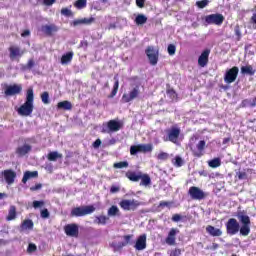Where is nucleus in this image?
<instances>
[{
    "label": "nucleus",
    "instance_id": "4",
    "mask_svg": "<svg viewBox=\"0 0 256 256\" xmlns=\"http://www.w3.org/2000/svg\"><path fill=\"white\" fill-rule=\"evenodd\" d=\"M95 209L96 208L93 205L76 207L71 210V216L85 217V215H91V213H95Z\"/></svg>",
    "mask_w": 256,
    "mask_h": 256
},
{
    "label": "nucleus",
    "instance_id": "30",
    "mask_svg": "<svg viewBox=\"0 0 256 256\" xmlns=\"http://www.w3.org/2000/svg\"><path fill=\"white\" fill-rule=\"evenodd\" d=\"M241 73H242V75L253 76V75H255V69H253V66H251V65L242 66Z\"/></svg>",
    "mask_w": 256,
    "mask_h": 256
},
{
    "label": "nucleus",
    "instance_id": "9",
    "mask_svg": "<svg viewBox=\"0 0 256 256\" xmlns=\"http://www.w3.org/2000/svg\"><path fill=\"white\" fill-rule=\"evenodd\" d=\"M240 225L235 218H230L226 223V231L228 235H237L239 233Z\"/></svg>",
    "mask_w": 256,
    "mask_h": 256
},
{
    "label": "nucleus",
    "instance_id": "58",
    "mask_svg": "<svg viewBox=\"0 0 256 256\" xmlns=\"http://www.w3.org/2000/svg\"><path fill=\"white\" fill-rule=\"evenodd\" d=\"M172 221H174V223H179V221H181V215L175 214V215L172 217Z\"/></svg>",
    "mask_w": 256,
    "mask_h": 256
},
{
    "label": "nucleus",
    "instance_id": "40",
    "mask_svg": "<svg viewBox=\"0 0 256 256\" xmlns=\"http://www.w3.org/2000/svg\"><path fill=\"white\" fill-rule=\"evenodd\" d=\"M113 167L114 169H125L129 167V162L122 161V162L114 163Z\"/></svg>",
    "mask_w": 256,
    "mask_h": 256
},
{
    "label": "nucleus",
    "instance_id": "5",
    "mask_svg": "<svg viewBox=\"0 0 256 256\" xmlns=\"http://www.w3.org/2000/svg\"><path fill=\"white\" fill-rule=\"evenodd\" d=\"M166 137H164V141H170L177 145L179 142V136L181 135V129L179 127L173 126L172 128L166 131Z\"/></svg>",
    "mask_w": 256,
    "mask_h": 256
},
{
    "label": "nucleus",
    "instance_id": "10",
    "mask_svg": "<svg viewBox=\"0 0 256 256\" xmlns=\"http://www.w3.org/2000/svg\"><path fill=\"white\" fill-rule=\"evenodd\" d=\"M225 17L223 14H210L205 17V22L208 25H223Z\"/></svg>",
    "mask_w": 256,
    "mask_h": 256
},
{
    "label": "nucleus",
    "instance_id": "53",
    "mask_svg": "<svg viewBox=\"0 0 256 256\" xmlns=\"http://www.w3.org/2000/svg\"><path fill=\"white\" fill-rule=\"evenodd\" d=\"M71 25H73V27H79V25H83V19H76L71 23Z\"/></svg>",
    "mask_w": 256,
    "mask_h": 256
},
{
    "label": "nucleus",
    "instance_id": "16",
    "mask_svg": "<svg viewBox=\"0 0 256 256\" xmlns=\"http://www.w3.org/2000/svg\"><path fill=\"white\" fill-rule=\"evenodd\" d=\"M64 231L68 237H77L79 235V226L77 224H67Z\"/></svg>",
    "mask_w": 256,
    "mask_h": 256
},
{
    "label": "nucleus",
    "instance_id": "39",
    "mask_svg": "<svg viewBox=\"0 0 256 256\" xmlns=\"http://www.w3.org/2000/svg\"><path fill=\"white\" fill-rule=\"evenodd\" d=\"M141 185H144L145 187H147V185H151V177H149V175L147 174H141Z\"/></svg>",
    "mask_w": 256,
    "mask_h": 256
},
{
    "label": "nucleus",
    "instance_id": "1",
    "mask_svg": "<svg viewBox=\"0 0 256 256\" xmlns=\"http://www.w3.org/2000/svg\"><path fill=\"white\" fill-rule=\"evenodd\" d=\"M35 100V96L33 93V87L28 88L26 93V101L23 105H21L17 113L22 117H29L33 113L34 105L33 101Z\"/></svg>",
    "mask_w": 256,
    "mask_h": 256
},
{
    "label": "nucleus",
    "instance_id": "7",
    "mask_svg": "<svg viewBox=\"0 0 256 256\" xmlns=\"http://www.w3.org/2000/svg\"><path fill=\"white\" fill-rule=\"evenodd\" d=\"M238 75H239V67L234 66L226 70L224 74V83H227V85H231V83H235V81H237Z\"/></svg>",
    "mask_w": 256,
    "mask_h": 256
},
{
    "label": "nucleus",
    "instance_id": "49",
    "mask_svg": "<svg viewBox=\"0 0 256 256\" xmlns=\"http://www.w3.org/2000/svg\"><path fill=\"white\" fill-rule=\"evenodd\" d=\"M93 21H95V18H93V17H91V18H82L83 25H91V23H93Z\"/></svg>",
    "mask_w": 256,
    "mask_h": 256
},
{
    "label": "nucleus",
    "instance_id": "47",
    "mask_svg": "<svg viewBox=\"0 0 256 256\" xmlns=\"http://www.w3.org/2000/svg\"><path fill=\"white\" fill-rule=\"evenodd\" d=\"M37 251V245L30 243L27 248V253H35Z\"/></svg>",
    "mask_w": 256,
    "mask_h": 256
},
{
    "label": "nucleus",
    "instance_id": "6",
    "mask_svg": "<svg viewBox=\"0 0 256 256\" xmlns=\"http://www.w3.org/2000/svg\"><path fill=\"white\" fill-rule=\"evenodd\" d=\"M141 205V202L135 199H124L119 202V206L124 211H135Z\"/></svg>",
    "mask_w": 256,
    "mask_h": 256
},
{
    "label": "nucleus",
    "instance_id": "18",
    "mask_svg": "<svg viewBox=\"0 0 256 256\" xmlns=\"http://www.w3.org/2000/svg\"><path fill=\"white\" fill-rule=\"evenodd\" d=\"M41 31L44 33V35L51 37L53 33H57V31H59V27L55 24H46L41 26Z\"/></svg>",
    "mask_w": 256,
    "mask_h": 256
},
{
    "label": "nucleus",
    "instance_id": "54",
    "mask_svg": "<svg viewBox=\"0 0 256 256\" xmlns=\"http://www.w3.org/2000/svg\"><path fill=\"white\" fill-rule=\"evenodd\" d=\"M237 177L240 180L247 179V173L246 172H237Z\"/></svg>",
    "mask_w": 256,
    "mask_h": 256
},
{
    "label": "nucleus",
    "instance_id": "38",
    "mask_svg": "<svg viewBox=\"0 0 256 256\" xmlns=\"http://www.w3.org/2000/svg\"><path fill=\"white\" fill-rule=\"evenodd\" d=\"M135 23H136V25H145V23H147V16H145L143 14H139L135 18Z\"/></svg>",
    "mask_w": 256,
    "mask_h": 256
},
{
    "label": "nucleus",
    "instance_id": "46",
    "mask_svg": "<svg viewBox=\"0 0 256 256\" xmlns=\"http://www.w3.org/2000/svg\"><path fill=\"white\" fill-rule=\"evenodd\" d=\"M61 15H64V17H73V12L68 8H63L61 10Z\"/></svg>",
    "mask_w": 256,
    "mask_h": 256
},
{
    "label": "nucleus",
    "instance_id": "48",
    "mask_svg": "<svg viewBox=\"0 0 256 256\" xmlns=\"http://www.w3.org/2000/svg\"><path fill=\"white\" fill-rule=\"evenodd\" d=\"M43 205H45L44 201H37V200H35L33 202L34 209H39V208L43 207Z\"/></svg>",
    "mask_w": 256,
    "mask_h": 256
},
{
    "label": "nucleus",
    "instance_id": "56",
    "mask_svg": "<svg viewBox=\"0 0 256 256\" xmlns=\"http://www.w3.org/2000/svg\"><path fill=\"white\" fill-rule=\"evenodd\" d=\"M34 66H35V62L33 61V59H30L27 65L25 66V69H33Z\"/></svg>",
    "mask_w": 256,
    "mask_h": 256
},
{
    "label": "nucleus",
    "instance_id": "51",
    "mask_svg": "<svg viewBox=\"0 0 256 256\" xmlns=\"http://www.w3.org/2000/svg\"><path fill=\"white\" fill-rule=\"evenodd\" d=\"M170 256H181V249L175 248V249L171 250Z\"/></svg>",
    "mask_w": 256,
    "mask_h": 256
},
{
    "label": "nucleus",
    "instance_id": "61",
    "mask_svg": "<svg viewBox=\"0 0 256 256\" xmlns=\"http://www.w3.org/2000/svg\"><path fill=\"white\" fill-rule=\"evenodd\" d=\"M171 205V202L162 201L159 204V207H169Z\"/></svg>",
    "mask_w": 256,
    "mask_h": 256
},
{
    "label": "nucleus",
    "instance_id": "3",
    "mask_svg": "<svg viewBox=\"0 0 256 256\" xmlns=\"http://www.w3.org/2000/svg\"><path fill=\"white\" fill-rule=\"evenodd\" d=\"M123 129V121L120 120H110L102 125V133H117Z\"/></svg>",
    "mask_w": 256,
    "mask_h": 256
},
{
    "label": "nucleus",
    "instance_id": "11",
    "mask_svg": "<svg viewBox=\"0 0 256 256\" xmlns=\"http://www.w3.org/2000/svg\"><path fill=\"white\" fill-rule=\"evenodd\" d=\"M153 151V146L151 144H141L138 146L130 147V155H137L138 153H149Z\"/></svg>",
    "mask_w": 256,
    "mask_h": 256
},
{
    "label": "nucleus",
    "instance_id": "64",
    "mask_svg": "<svg viewBox=\"0 0 256 256\" xmlns=\"http://www.w3.org/2000/svg\"><path fill=\"white\" fill-rule=\"evenodd\" d=\"M108 29H109V31H111V29H117V24H115V23L109 24Z\"/></svg>",
    "mask_w": 256,
    "mask_h": 256
},
{
    "label": "nucleus",
    "instance_id": "20",
    "mask_svg": "<svg viewBox=\"0 0 256 256\" xmlns=\"http://www.w3.org/2000/svg\"><path fill=\"white\" fill-rule=\"evenodd\" d=\"M210 53H211V50L209 49H206L201 53V55L198 58V65L200 67H206V65L209 63Z\"/></svg>",
    "mask_w": 256,
    "mask_h": 256
},
{
    "label": "nucleus",
    "instance_id": "63",
    "mask_svg": "<svg viewBox=\"0 0 256 256\" xmlns=\"http://www.w3.org/2000/svg\"><path fill=\"white\" fill-rule=\"evenodd\" d=\"M22 37H29V35H31V31L29 30H25L24 32H22Z\"/></svg>",
    "mask_w": 256,
    "mask_h": 256
},
{
    "label": "nucleus",
    "instance_id": "25",
    "mask_svg": "<svg viewBox=\"0 0 256 256\" xmlns=\"http://www.w3.org/2000/svg\"><path fill=\"white\" fill-rule=\"evenodd\" d=\"M107 215L108 217H121V210H119V207L113 205L108 209Z\"/></svg>",
    "mask_w": 256,
    "mask_h": 256
},
{
    "label": "nucleus",
    "instance_id": "15",
    "mask_svg": "<svg viewBox=\"0 0 256 256\" xmlns=\"http://www.w3.org/2000/svg\"><path fill=\"white\" fill-rule=\"evenodd\" d=\"M136 251H143L147 249V234H142L138 237L135 243Z\"/></svg>",
    "mask_w": 256,
    "mask_h": 256
},
{
    "label": "nucleus",
    "instance_id": "26",
    "mask_svg": "<svg viewBox=\"0 0 256 256\" xmlns=\"http://www.w3.org/2000/svg\"><path fill=\"white\" fill-rule=\"evenodd\" d=\"M206 142L204 140H201L196 145L197 151L194 152L195 157H202L203 151L205 150Z\"/></svg>",
    "mask_w": 256,
    "mask_h": 256
},
{
    "label": "nucleus",
    "instance_id": "33",
    "mask_svg": "<svg viewBox=\"0 0 256 256\" xmlns=\"http://www.w3.org/2000/svg\"><path fill=\"white\" fill-rule=\"evenodd\" d=\"M47 159L48 161H57V159H63V154L53 151L48 154Z\"/></svg>",
    "mask_w": 256,
    "mask_h": 256
},
{
    "label": "nucleus",
    "instance_id": "35",
    "mask_svg": "<svg viewBox=\"0 0 256 256\" xmlns=\"http://www.w3.org/2000/svg\"><path fill=\"white\" fill-rule=\"evenodd\" d=\"M22 231H31L33 229V220H24L21 224Z\"/></svg>",
    "mask_w": 256,
    "mask_h": 256
},
{
    "label": "nucleus",
    "instance_id": "57",
    "mask_svg": "<svg viewBox=\"0 0 256 256\" xmlns=\"http://www.w3.org/2000/svg\"><path fill=\"white\" fill-rule=\"evenodd\" d=\"M120 189L119 186H111L110 193H119Z\"/></svg>",
    "mask_w": 256,
    "mask_h": 256
},
{
    "label": "nucleus",
    "instance_id": "44",
    "mask_svg": "<svg viewBox=\"0 0 256 256\" xmlns=\"http://www.w3.org/2000/svg\"><path fill=\"white\" fill-rule=\"evenodd\" d=\"M175 167H183V158L181 156H176L174 159Z\"/></svg>",
    "mask_w": 256,
    "mask_h": 256
},
{
    "label": "nucleus",
    "instance_id": "41",
    "mask_svg": "<svg viewBox=\"0 0 256 256\" xmlns=\"http://www.w3.org/2000/svg\"><path fill=\"white\" fill-rule=\"evenodd\" d=\"M156 159H158V161H167V159H169V153H167V152H160L156 156Z\"/></svg>",
    "mask_w": 256,
    "mask_h": 256
},
{
    "label": "nucleus",
    "instance_id": "17",
    "mask_svg": "<svg viewBox=\"0 0 256 256\" xmlns=\"http://www.w3.org/2000/svg\"><path fill=\"white\" fill-rule=\"evenodd\" d=\"M179 233V230L177 228H172L170 229L168 236L165 239V243L167 245L173 246L175 245L176 241H177V235Z\"/></svg>",
    "mask_w": 256,
    "mask_h": 256
},
{
    "label": "nucleus",
    "instance_id": "52",
    "mask_svg": "<svg viewBox=\"0 0 256 256\" xmlns=\"http://www.w3.org/2000/svg\"><path fill=\"white\" fill-rule=\"evenodd\" d=\"M49 210H47V209H43L42 211H41V217H42V219H49Z\"/></svg>",
    "mask_w": 256,
    "mask_h": 256
},
{
    "label": "nucleus",
    "instance_id": "50",
    "mask_svg": "<svg viewBox=\"0 0 256 256\" xmlns=\"http://www.w3.org/2000/svg\"><path fill=\"white\" fill-rule=\"evenodd\" d=\"M175 51H177V48L175 47V45L170 44L168 46V53H169V55H175Z\"/></svg>",
    "mask_w": 256,
    "mask_h": 256
},
{
    "label": "nucleus",
    "instance_id": "21",
    "mask_svg": "<svg viewBox=\"0 0 256 256\" xmlns=\"http://www.w3.org/2000/svg\"><path fill=\"white\" fill-rule=\"evenodd\" d=\"M9 52H10V59L12 61H15V59H17V57H23V50H21V48H19L18 46H11L9 48Z\"/></svg>",
    "mask_w": 256,
    "mask_h": 256
},
{
    "label": "nucleus",
    "instance_id": "45",
    "mask_svg": "<svg viewBox=\"0 0 256 256\" xmlns=\"http://www.w3.org/2000/svg\"><path fill=\"white\" fill-rule=\"evenodd\" d=\"M41 99H42V103H44V105H49V92H44L41 95Z\"/></svg>",
    "mask_w": 256,
    "mask_h": 256
},
{
    "label": "nucleus",
    "instance_id": "37",
    "mask_svg": "<svg viewBox=\"0 0 256 256\" xmlns=\"http://www.w3.org/2000/svg\"><path fill=\"white\" fill-rule=\"evenodd\" d=\"M114 86H113V90L111 92V97H115V95H117V91H119V77L116 75L114 76Z\"/></svg>",
    "mask_w": 256,
    "mask_h": 256
},
{
    "label": "nucleus",
    "instance_id": "2",
    "mask_svg": "<svg viewBox=\"0 0 256 256\" xmlns=\"http://www.w3.org/2000/svg\"><path fill=\"white\" fill-rule=\"evenodd\" d=\"M237 218L242 224L239 228L240 235L247 237L251 233V218L245 212H238Z\"/></svg>",
    "mask_w": 256,
    "mask_h": 256
},
{
    "label": "nucleus",
    "instance_id": "19",
    "mask_svg": "<svg viewBox=\"0 0 256 256\" xmlns=\"http://www.w3.org/2000/svg\"><path fill=\"white\" fill-rule=\"evenodd\" d=\"M23 91V87L21 85L14 84L12 86H8L5 90V95L11 97L13 95H19Z\"/></svg>",
    "mask_w": 256,
    "mask_h": 256
},
{
    "label": "nucleus",
    "instance_id": "27",
    "mask_svg": "<svg viewBox=\"0 0 256 256\" xmlns=\"http://www.w3.org/2000/svg\"><path fill=\"white\" fill-rule=\"evenodd\" d=\"M73 52H68L61 57V64L62 65H69L71 61H73Z\"/></svg>",
    "mask_w": 256,
    "mask_h": 256
},
{
    "label": "nucleus",
    "instance_id": "42",
    "mask_svg": "<svg viewBox=\"0 0 256 256\" xmlns=\"http://www.w3.org/2000/svg\"><path fill=\"white\" fill-rule=\"evenodd\" d=\"M211 1L210 0H201V1H197L196 5L197 7H199V9H205V7H207V5H209Z\"/></svg>",
    "mask_w": 256,
    "mask_h": 256
},
{
    "label": "nucleus",
    "instance_id": "36",
    "mask_svg": "<svg viewBox=\"0 0 256 256\" xmlns=\"http://www.w3.org/2000/svg\"><path fill=\"white\" fill-rule=\"evenodd\" d=\"M209 167L212 169H217V167H221V158H214L208 162Z\"/></svg>",
    "mask_w": 256,
    "mask_h": 256
},
{
    "label": "nucleus",
    "instance_id": "12",
    "mask_svg": "<svg viewBox=\"0 0 256 256\" xmlns=\"http://www.w3.org/2000/svg\"><path fill=\"white\" fill-rule=\"evenodd\" d=\"M139 97V86H135L129 93H125L122 96L123 103H131L134 99Z\"/></svg>",
    "mask_w": 256,
    "mask_h": 256
},
{
    "label": "nucleus",
    "instance_id": "23",
    "mask_svg": "<svg viewBox=\"0 0 256 256\" xmlns=\"http://www.w3.org/2000/svg\"><path fill=\"white\" fill-rule=\"evenodd\" d=\"M206 232L211 235V237H221L223 235V231L219 228H215V226L208 225L206 227Z\"/></svg>",
    "mask_w": 256,
    "mask_h": 256
},
{
    "label": "nucleus",
    "instance_id": "22",
    "mask_svg": "<svg viewBox=\"0 0 256 256\" xmlns=\"http://www.w3.org/2000/svg\"><path fill=\"white\" fill-rule=\"evenodd\" d=\"M4 175V179L8 185H13L15 183V177H17V173L13 170H5L2 172Z\"/></svg>",
    "mask_w": 256,
    "mask_h": 256
},
{
    "label": "nucleus",
    "instance_id": "8",
    "mask_svg": "<svg viewBox=\"0 0 256 256\" xmlns=\"http://www.w3.org/2000/svg\"><path fill=\"white\" fill-rule=\"evenodd\" d=\"M188 194L190 195L191 199H194L195 201H202V199L207 197V194L201 190V188L196 186L190 187Z\"/></svg>",
    "mask_w": 256,
    "mask_h": 256
},
{
    "label": "nucleus",
    "instance_id": "29",
    "mask_svg": "<svg viewBox=\"0 0 256 256\" xmlns=\"http://www.w3.org/2000/svg\"><path fill=\"white\" fill-rule=\"evenodd\" d=\"M39 175V173L37 171H26L24 173V176L22 178V183H27V181H29V179H33L35 177H37Z\"/></svg>",
    "mask_w": 256,
    "mask_h": 256
},
{
    "label": "nucleus",
    "instance_id": "55",
    "mask_svg": "<svg viewBox=\"0 0 256 256\" xmlns=\"http://www.w3.org/2000/svg\"><path fill=\"white\" fill-rule=\"evenodd\" d=\"M43 185L42 184H36L35 186H31L30 187V191H39L40 189H42Z\"/></svg>",
    "mask_w": 256,
    "mask_h": 256
},
{
    "label": "nucleus",
    "instance_id": "14",
    "mask_svg": "<svg viewBox=\"0 0 256 256\" xmlns=\"http://www.w3.org/2000/svg\"><path fill=\"white\" fill-rule=\"evenodd\" d=\"M124 241L123 242H117L114 241L111 243V247H113L114 251H120L123 247H127L129 243H131V239H133L132 235H126L123 237Z\"/></svg>",
    "mask_w": 256,
    "mask_h": 256
},
{
    "label": "nucleus",
    "instance_id": "32",
    "mask_svg": "<svg viewBox=\"0 0 256 256\" xmlns=\"http://www.w3.org/2000/svg\"><path fill=\"white\" fill-rule=\"evenodd\" d=\"M57 107L58 109H64V111H71L73 109V105L69 101L59 102Z\"/></svg>",
    "mask_w": 256,
    "mask_h": 256
},
{
    "label": "nucleus",
    "instance_id": "34",
    "mask_svg": "<svg viewBox=\"0 0 256 256\" xmlns=\"http://www.w3.org/2000/svg\"><path fill=\"white\" fill-rule=\"evenodd\" d=\"M17 217V208L15 206H10L7 221H13Z\"/></svg>",
    "mask_w": 256,
    "mask_h": 256
},
{
    "label": "nucleus",
    "instance_id": "13",
    "mask_svg": "<svg viewBox=\"0 0 256 256\" xmlns=\"http://www.w3.org/2000/svg\"><path fill=\"white\" fill-rule=\"evenodd\" d=\"M146 55L152 65H156L159 61V52L153 46H149L146 49Z\"/></svg>",
    "mask_w": 256,
    "mask_h": 256
},
{
    "label": "nucleus",
    "instance_id": "59",
    "mask_svg": "<svg viewBox=\"0 0 256 256\" xmlns=\"http://www.w3.org/2000/svg\"><path fill=\"white\" fill-rule=\"evenodd\" d=\"M93 147H94V149H99V147H101V139H97V140L93 143Z\"/></svg>",
    "mask_w": 256,
    "mask_h": 256
},
{
    "label": "nucleus",
    "instance_id": "43",
    "mask_svg": "<svg viewBox=\"0 0 256 256\" xmlns=\"http://www.w3.org/2000/svg\"><path fill=\"white\" fill-rule=\"evenodd\" d=\"M75 7L77 9H84V7H87V0H78L76 3H75Z\"/></svg>",
    "mask_w": 256,
    "mask_h": 256
},
{
    "label": "nucleus",
    "instance_id": "60",
    "mask_svg": "<svg viewBox=\"0 0 256 256\" xmlns=\"http://www.w3.org/2000/svg\"><path fill=\"white\" fill-rule=\"evenodd\" d=\"M136 5L140 8L145 7V0H136Z\"/></svg>",
    "mask_w": 256,
    "mask_h": 256
},
{
    "label": "nucleus",
    "instance_id": "28",
    "mask_svg": "<svg viewBox=\"0 0 256 256\" xmlns=\"http://www.w3.org/2000/svg\"><path fill=\"white\" fill-rule=\"evenodd\" d=\"M141 172H127L126 173V177L130 180V181H140L141 180Z\"/></svg>",
    "mask_w": 256,
    "mask_h": 256
},
{
    "label": "nucleus",
    "instance_id": "62",
    "mask_svg": "<svg viewBox=\"0 0 256 256\" xmlns=\"http://www.w3.org/2000/svg\"><path fill=\"white\" fill-rule=\"evenodd\" d=\"M44 5L51 6L55 3V0H43Z\"/></svg>",
    "mask_w": 256,
    "mask_h": 256
},
{
    "label": "nucleus",
    "instance_id": "24",
    "mask_svg": "<svg viewBox=\"0 0 256 256\" xmlns=\"http://www.w3.org/2000/svg\"><path fill=\"white\" fill-rule=\"evenodd\" d=\"M29 151H31V146L29 144H25L23 146L18 147L16 150V153L20 157H23V156L27 155V153H29Z\"/></svg>",
    "mask_w": 256,
    "mask_h": 256
},
{
    "label": "nucleus",
    "instance_id": "31",
    "mask_svg": "<svg viewBox=\"0 0 256 256\" xmlns=\"http://www.w3.org/2000/svg\"><path fill=\"white\" fill-rule=\"evenodd\" d=\"M107 221H109V217L105 215L96 216L94 219L96 225H107Z\"/></svg>",
    "mask_w": 256,
    "mask_h": 256
}]
</instances>
